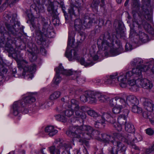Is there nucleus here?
Wrapping results in <instances>:
<instances>
[{"mask_svg": "<svg viewBox=\"0 0 154 154\" xmlns=\"http://www.w3.org/2000/svg\"><path fill=\"white\" fill-rule=\"evenodd\" d=\"M125 129L126 131L129 133H133L135 131L134 125L131 123H129L125 124Z\"/></svg>", "mask_w": 154, "mask_h": 154, "instance_id": "7c9ffc66", "label": "nucleus"}, {"mask_svg": "<svg viewBox=\"0 0 154 154\" xmlns=\"http://www.w3.org/2000/svg\"><path fill=\"white\" fill-rule=\"evenodd\" d=\"M137 38H138L139 40L137 42L140 43L141 42L142 43H145L148 41V37L146 34L142 32H139V33L137 35ZM137 42V41H136Z\"/></svg>", "mask_w": 154, "mask_h": 154, "instance_id": "412c9836", "label": "nucleus"}, {"mask_svg": "<svg viewBox=\"0 0 154 154\" xmlns=\"http://www.w3.org/2000/svg\"><path fill=\"white\" fill-rule=\"evenodd\" d=\"M31 58H30V60L32 61H33L35 60H36L37 59V56L35 54H31Z\"/></svg>", "mask_w": 154, "mask_h": 154, "instance_id": "8fccbe9b", "label": "nucleus"}, {"mask_svg": "<svg viewBox=\"0 0 154 154\" xmlns=\"http://www.w3.org/2000/svg\"><path fill=\"white\" fill-rule=\"evenodd\" d=\"M118 97H116L114 98L111 99L109 101V105L111 106H116L117 100Z\"/></svg>", "mask_w": 154, "mask_h": 154, "instance_id": "58836bf2", "label": "nucleus"}, {"mask_svg": "<svg viewBox=\"0 0 154 154\" xmlns=\"http://www.w3.org/2000/svg\"><path fill=\"white\" fill-rule=\"evenodd\" d=\"M2 34H3V36H2L1 38H0V43H1L2 42H3L5 40V35H7L6 33H5V32H3L1 33Z\"/></svg>", "mask_w": 154, "mask_h": 154, "instance_id": "3c124183", "label": "nucleus"}, {"mask_svg": "<svg viewBox=\"0 0 154 154\" xmlns=\"http://www.w3.org/2000/svg\"><path fill=\"white\" fill-rule=\"evenodd\" d=\"M83 21V20H82L80 19H77L75 20L74 26L76 30L79 31L84 29Z\"/></svg>", "mask_w": 154, "mask_h": 154, "instance_id": "393cba45", "label": "nucleus"}, {"mask_svg": "<svg viewBox=\"0 0 154 154\" xmlns=\"http://www.w3.org/2000/svg\"><path fill=\"white\" fill-rule=\"evenodd\" d=\"M142 112H143V111H142V108L138 106L137 112V113H141Z\"/></svg>", "mask_w": 154, "mask_h": 154, "instance_id": "13d9d810", "label": "nucleus"}, {"mask_svg": "<svg viewBox=\"0 0 154 154\" xmlns=\"http://www.w3.org/2000/svg\"><path fill=\"white\" fill-rule=\"evenodd\" d=\"M117 2L118 3H120L121 2L122 0H116Z\"/></svg>", "mask_w": 154, "mask_h": 154, "instance_id": "774afa93", "label": "nucleus"}, {"mask_svg": "<svg viewBox=\"0 0 154 154\" xmlns=\"http://www.w3.org/2000/svg\"><path fill=\"white\" fill-rule=\"evenodd\" d=\"M33 2L34 3L31 5V8H33L38 15H40L41 13L45 12L43 5L40 4L39 0H33Z\"/></svg>", "mask_w": 154, "mask_h": 154, "instance_id": "2eb2a0df", "label": "nucleus"}, {"mask_svg": "<svg viewBox=\"0 0 154 154\" xmlns=\"http://www.w3.org/2000/svg\"><path fill=\"white\" fill-rule=\"evenodd\" d=\"M127 101L130 102L131 103L135 104L138 103V101L137 98L133 95H129L127 97Z\"/></svg>", "mask_w": 154, "mask_h": 154, "instance_id": "72a5a7b5", "label": "nucleus"}, {"mask_svg": "<svg viewBox=\"0 0 154 154\" xmlns=\"http://www.w3.org/2000/svg\"><path fill=\"white\" fill-rule=\"evenodd\" d=\"M99 101L100 103H105L109 100V97L102 94L98 92L97 96Z\"/></svg>", "mask_w": 154, "mask_h": 154, "instance_id": "c756f323", "label": "nucleus"}, {"mask_svg": "<svg viewBox=\"0 0 154 154\" xmlns=\"http://www.w3.org/2000/svg\"><path fill=\"white\" fill-rule=\"evenodd\" d=\"M38 151L36 149H34L31 150L30 152L31 154H33L34 153L35 154H38Z\"/></svg>", "mask_w": 154, "mask_h": 154, "instance_id": "6e6d98bb", "label": "nucleus"}, {"mask_svg": "<svg viewBox=\"0 0 154 154\" xmlns=\"http://www.w3.org/2000/svg\"><path fill=\"white\" fill-rule=\"evenodd\" d=\"M122 109L116 105L112 109V112L114 114H117L119 113L122 111Z\"/></svg>", "mask_w": 154, "mask_h": 154, "instance_id": "e433bc0d", "label": "nucleus"}, {"mask_svg": "<svg viewBox=\"0 0 154 154\" xmlns=\"http://www.w3.org/2000/svg\"><path fill=\"white\" fill-rule=\"evenodd\" d=\"M138 106L136 105H134L132 108V111L134 113H137Z\"/></svg>", "mask_w": 154, "mask_h": 154, "instance_id": "864d4df0", "label": "nucleus"}, {"mask_svg": "<svg viewBox=\"0 0 154 154\" xmlns=\"http://www.w3.org/2000/svg\"><path fill=\"white\" fill-rule=\"evenodd\" d=\"M136 32L134 31V30L133 29H131L130 30V35H134L135 34Z\"/></svg>", "mask_w": 154, "mask_h": 154, "instance_id": "4d7b16f0", "label": "nucleus"}, {"mask_svg": "<svg viewBox=\"0 0 154 154\" xmlns=\"http://www.w3.org/2000/svg\"><path fill=\"white\" fill-rule=\"evenodd\" d=\"M23 104L21 103V101L14 102L11 109V113L15 116L19 115L22 112L21 106H23Z\"/></svg>", "mask_w": 154, "mask_h": 154, "instance_id": "4468645a", "label": "nucleus"}, {"mask_svg": "<svg viewBox=\"0 0 154 154\" xmlns=\"http://www.w3.org/2000/svg\"><path fill=\"white\" fill-rule=\"evenodd\" d=\"M74 151L76 152V153H74V154H78L79 151L77 149H75Z\"/></svg>", "mask_w": 154, "mask_h": 154, "instance_id": "69168bd1", "label": "nucleus"}, {"mask_svg": "<svg viewBox=\"0 0 154 154\" xmlns=\"http://www.w3.org/2000/svg\"><path fill=\"white\" fill-rule=\"evenodd\" d=\"M133 148H134L135 149H138V147L135 145L133 146Z\"/></svg>", "mask_w": 154, "mask_h": 154, "instance_id": "338daca9", "label": "nucleus"}, {"mask_svg": "<svg viewBox=\"0 0 154 154\" xmlns=\"http://www.w3.org/2000/svg\"><path fill=\"white\" fill-rule=\"evenodd\" d=\"M142 69L141 70L140 68H136L133 69L131 71H128L125 74L128 80L135 78L136 77H138L141 76L142 72H146L149 70V67L144 66H142Z\"/></svg>", "mask_w": 154, "mask_h": 154, "instance_id": "1a4fd4ad", "label": "nucleus"}, {"mask_svg": "<svg viewBox=\"0 0 154 154\" xmlns=\"http://www.w3.org/2000/svg\"><path fill=\"white\" fill-rule=\"evenodd\" d=\"M98 92L94 91H89L86 92V94L88 98V100L92 103H95L97 101V95Z\"/></svg>", "mask_w": 154, "mask_h": 154, "instance_id": "aec40b11", "label": "nucleus"}, {"mask_svg": "<svg viewBox=\"0 0 154 154\" xmlns=\"http://www.w3.org/2000/svg\"><path fill=\"white\" fill-rule=\"evenodd\" d=\"M70 148V146L69 145L66 144H62V146L60 147L61 154H70L69 152Z\"/></svg>", "mask_w": 154, "mask_h": 154, "instance_id": "cd10ccee", "label": "nucleus"}, {"mask_svg": "<svg viewBox=\"0 0 154 154\" xmlns=\"http://www.w3.org/2000/svg\"><path fill=\"white\" fill-rule=\"evenodd\" d=\"M45 131L47 133L50 137L54 135L57 133V131L55 129L53 126L50 125L46 127L45 128Z\"/></svg>", "mask_w": 154, "mask_h": 154, "instance_id": "b1692460", "label": "nucleus"}, {"mask_svg": "<svg viewBox=\"0 0 154 154\" xmlns=\"http://www.w3.org/2000/svg\"><path fill=\"white\" fill-rule=\"evenodd\" d=\"M110 37L109 35L107 33L100 37L97 42V45L99 49L106 50L113 46L114 39L113 36L111 38Z\"/></svg>", "mask_w": 154, "mask_h": 154, "instance_id": "39448f33", "label": "nucleus"}, {"mask_svg": "<svg viewBox=\"0 0 154 154\" xmlns=\"http://www.w3.org/2000/svg\"><path fill=\"white\" fill-rule=\"evenodd\" d=\"M81 91L80 90H78L76 87H72L69 89V93L72 94H77Z\"/></svg>", "mask_w": 154, "mask_h": 154, "instance_id": "4c0bfd02", "label": "nucleus"}, {"mask_svg": "<svg viewBox=\"0 0 154 154\" xmlns=\"http://www.w3.org/2000/svg\"><path fill=\"white\" fill-rule=\"evenodd\" d=\"M63 112L62 114H58L56 115L55 117L57 121L63 122H65L67 121V119L66 116L63 115Z\"/></svg>", "mask_w": 154, "mask_h": 154, "instance_id": "f704fd0d", "label": "nucleus"}, {"mask_svg": "<svg viewBox=\"0 0 154 154\" xmlns=\"http://www.w3.org/2000/svg\"><path fill=\"white\" fill-rule=\"evenodd\" d=\"M95 23V21L94 19H92L91 20L89 19H85L83 20V23L84 28H90L92 26V24Z\"/></svg>", "mask_w": 154, "mask_h": 154, "instance_id": "c85d7f7f", "label": "nucleus"}, {"mask_svg": "<svg viewBox=\"0 0 154 154\" xmlns=\"http://www.w3.org/2000/svg\"><path fill=\"white\" fill-rule=\"evenodd\" d=\"M74 32H69L68 45L66 51L65 56L69 61L74 60H78L81 64L85 66H91L95 63L94 61L98 59V52H95L97 48L95 46L91 47L88 51L87 56H86V61L83 58H80L78 51L76 49H71L75 42L74 39Z\"/></svg>", "mask_w": 154, "mask_h": 154, "instance_id": "f257e3e1", "label": "nucleus"}, {"mask_svg": "<svg viewBox=\"0 0 154 154\" xmlns=\"http://www.w3.org/2000/svg\"><path fill=\"white\" fill-rule=\"evenodd\" d=\"M128 2H129V0H127L126 1V2H125V6H127V5H128Z\"/></svg>", "mask_w": 154, "mask_h": 154, "instance_id": "0e129e2a", "label": "nucleus"}, {"mask_svg": "<svg viewBox=\"0 0 154 154\" xmlns=\"http://www.w3.org/2000/svg\"><path fill=\"white\" fill-rule=\"evenodd\" d=\"M133 24L134 26H135V24H136L137 25H138L139 29H140V27H141L139 25L138 23H137L134 22Z\"/></svg>", "mask_w": 154, "mask_h": 154, "instance_id": "680f3d73", "label": "nucleus"}, {"mask_svg": "<svg viewBox=\"0 0 154 154\" xmlns=\"http://www.w3.org/2000/svg\"><path fill=\"white\" fill-rule=\"evenodd\" d=\"M142 115L144 118L149 119L151 122L153 119V118L151 116L152 114L151 112H148L147 110L146 111H143L142 112Z\"/></svg>", "mask_w": 154, "mask_h": 154, "instance_id": "473e14b6", "label": "nucleus"}, {"mask_svg": "<svg viewBox=\"0 0 154 154\" xmlns=\"http://www.w3.org/2000/svg\"><path fill=\"white\" fill-rule=\"evenodd\" d=\"M145 24L143 25L145 29L149 32L152 29L151 25L147 23H145Z\"/></svg>", "mask_w": 154, "mask_h": 154, "instance_id": "79ce46f5", "label": "nucleus"}, {"mask_svg": "<svg viewBox=\"0 0 154 154\" xmlns=\"http://www.w3.org/2000/svg\"><path fill=\"white\" fill-rule=\"evenodd\" d=\"M72 131L68 130L66 132L69 137H72L73 140L76 139L77 141L84 142L85 139L89 140L91 137L93 129L90 126L83 125L71 128Z\"/></svg>", "mask_w": 154, "mask_h": 154, "instance_id": "f03ea898", "label": "nucleus"}, {"mask_svg": "<svg viewBox=\"0 0 154 154\" xmlns=\"http://www.w3.org/2000/svg\"><path fill=\"white\" fill-rule=\"evenodd\" d=\"M103 139L105 143H112L115 146L112 148L111 152L112 154H118V153L125 152L126 150V147L120 141L128 142V140L126 138L122 136L121 134L114 133L112 136L105 134Z\"/></svg>", "mask_w": 154, "mask_h": 154, "instance_id": "7ed1b4c3", "label": "nucleus"}, {"mask_svg": "<svg viewBox=\"0 0 154 154\" xmlns=\"http://www.w3.org/2000/svg\"><path fill=\"white\" fill-rule=\"evenodd\" d=\"M60 95L61 93L60 91H55L50 95V98L51 100H53L58 98Z\"/></svg>", "mask_w": 154, "mask_h": 154, "instance_id": "c9c22d12", "label": "nucleus"}, {"mask_svg": "<svg viewBox=\"0 0 154 154\" xmlns=\"http://www.w3.org/2000/svg\"><path fill=\"white\" fill-rule=\"evenodd\" d=\"M93 81L94 83L98 85H100L103 83H104V81L103 80V78L101 79L96 78L94 79L93 80Z\"/></svg>", "mask_w": 154, "mask_h": 154, "instance_id": "ea45409f", "label": "nucleus"}, {"mask_svg": "<svg viewBox=\"0 0 154 154\" xmlns=\"http://www.w3.org/2000/svg\"><path fill=\"white\" fill-rule=\"evenodd\" d=\"M45 149V148H43L41 149V152L43 154H46V152H45L44 150Z\"/></svg>", "mask_w": 154, "mask_h": 154, "instance_id": "e2e57ef3", "label": "nucleus"}, {"mask_svg": "<svg viewBox=\"0 0 154 154\" xmlns=\"http://www.w3.org/2000/svg\"><path fill=\"white\" fill-rule=\"evenodd\" d=\"M115 116L111 112L104 113L103 115V117L98 116V119H99L100 118L102 119L97 120L95 124V126L97 128H99V126L104 124L105 121L111 123L113 125L116 122L115 119Z\"/></svg>", "mask_w": 154, "mask_h": 154, "instance_id": "6e6552de", "label": "nucleus"}, {"mask_svg": "<svg viewBox=\"0 0 154 154\" xmlns=\"http://www.w3.org/2000/svg\"><path fill=\"white\" fill-rule=\"evenodd\" d=\"M126 113L124 114H122L120 115L118 119V122L119 124L118 125L117 124L115 123L113 124L114 126L116 128V130L119 131H121L122 129V125L126 123V119L128 115L129 111L128 109L126 110Z\"/></svg>", "mask_w": 154, "mask_h": 154, "instance_id": "f8f14e48", "label": "nucleus"}, {"mask_svg": "<svg viewBox=\"0 0 154 154\" xmlns=\"http://www.w3.org/2000/svg\"><path fill=\"white\" fill-rule=\"evenodd\" d=\"M143 63V61L140 58H136L134 59L131 62V64L132 66H137V67L136 68H140V69L141 70L143 67L142 68V66H144L149 67L148 66L144 65H141L140 64Z\"/></svg>", "mask_w": 154, "mask_h": 154, "instance_id": "4be33fe9", "label": "nucleus"}, {"mask_svg": "<svg viewBox=\"0 0 154 154\" xmlns=\"http://www.w3.org/2000/svg\"><path fill=\"white\" fill-rule=\"evenodd\" d=\"M88 114L93 117H96L98 116V115L97 113L93 110H89L88 109L87 112Z\"/></svg>", "mask_w": 154, "mask_h": 154, "instance_id": "a19ab883", "label": "nucleus"}, {"mask_svg": "<svg viewBox=\"0 0 154 154\" xmlns=\"http://www.w3.org/2000/svg\"><path fill=\"white\" fill-rule=\"evenodd\" d=\"M125 48V49L127 51H130L132 49V45L129 43H126Z\"/></svg>", "mask_w": 154, "mask_h": 154, "instance_id": "49530a36", "label": "nucleus"}, {"mask_svg": "<svg viewBox=\"0 0 154 154\" xmlns=\"http://www.w3.org/2000/svg\"><path fill=\"white\" fill-rule=\"evenodd\" d=\"M55 69L56 72V74L52 82L54 85H57L61 82L62 80L61 77L59 76V74L60 73L63 75H69V72L70 71L64 69L61 64H60L58 67ZM69 75L70 74H69Z\"/></svg>", "mask_w": 154, "mask_h": 154, "instance_id": "9d476101", "label": "nucleus"}, {"mask_svg": "<svg viewBox=\"0 0 154 154\" xmlns=\"http://www.w3.org/2000/svg\"><path fill=\"white\" fill-rule=\"evenodd\" d=\"M68 12L71 16L74 15L73 9L72 7H70L68 9Z\"/></svg>", "mask_w": 154, "mask_h": 154, "instance_id": "603ef678", "label": "nucleus"}, {"mask_svg": "<svg viewBox=\"0 0 154 154\" xmlns=\"http://www.w3.org/2000/svg\"><path fill=\"white\" fill-rule=\"evenodd\" d=\"M116 51H119V52L116 53L115 54V55H118L121 53L123 51V48H122V47L121 46H120L119 48L116 49Z\"/></svg>", "mask_w": 154, "mask_h": 154, "instance_id": "de8ad7c7", "label": "nucleus"}, {"mask_svg": "<svg viewBox=\"0 0 154 154\" xmlns=\"http://www.w3.org/2000/svg\"><path fill=\"white\" fill-rule=\"evenodd\" d=\"M70 103V108L74 109L77 117L82 119L85 118L84 112H87L89 108L86 106H82L80 107L79 105V102L74 99H72Z\"/></svg>", "mask_w": 154, "mask_h": 154, "instance_id": "423d86ee", "label": "nucleus"}, {"mask_svg": "<svg viewBox=\"0 0 154 154\" xmlns=\"http://www.w3.org/2000/svg\"><path fill=\"white\" fill-rule=\"evenodd\" d=\"M141 76L138 77L137 82L138 83L139 88L141 87L144 89H151L153 87V84L151 82L146 79L141 78Z\"/></svg>", "mask_w": 154, "mask_h": 154, "instance_id": "ddd939ff", "label": "nucleus"}, {"mask_svg": "<svg viewBox=\"0 0 154 154\" xmlns=\"http://www.w3.org/2000/svg\"><path fill=\"white\" fill-rule=\"evenodd\" d=\"M144 108L148 111L151 112L153 110L154 104L150 100H146L143 103Z\"/></svg>", "mask_w": 154, "mask_h": 154, "instance_id": "5701e85b", "label": "nucleus"}, {"mask_svg": "<svg viewBox=\"0 0 154 154\" xmlns=\"http://www.w3.org/2000/svg\"><path fill=\"white\" fill-rule=\"evenodd\" d=\"M27 16L30 19H32L33 18V14H27Z\"/></svg>", "mask_w": 154, "mask_h": 154, "instance_id": "052dcab7", "label": "nucleus"}, {"mask_svg": "<svg viewBox=\"0 0 154 154\" xmlns=\"http://www.w3.org/2000/svg\"><path fill=\"white\" fill-rule=\"evenodd\" d=\"M40 52L42 54L45 55L46 53V51L45 49L44 48H42L40 49Z\"/></svg>", "mask_w": 154, "mask_h": 154, "instance_id": "5fc2aeb1", "label": "nucleus"}, {"mask_svg": "<svg viewBox=\"0 0 154 154\" xmlns=\"http://www.w3.org/2000/svg\"><path fill=\"white\" fill-rule=\"evenodd\" d=\"M35 101V99L33 96L32 95L30 94L28 96H26L21 103H24L23 106H21L22 112L23 114L30 113L31 110L29 109L28 108H30L32 106V103ZM30 115L31 114H30Z\"/></svg>", "mask_w": 154, "mask_h": 154, "instance_id": "0eeeda50", "label": "nucleus"}, {"mask_svg": "<svg viewBox=\"0 0 154 154\" xmlns=\"http://www.w3.org/2000/svg\"><path fill=\"white\" fill-rule=\"evenodd\" d=\"M128 84L129 88L132 91H137L139 89L138 83L137 79H135L134 78L129 79L128 81Z\"/></svg>", "mask_w": 154, "mask_h": 154, "instance_id": "6ab92c4d", "label": "nucleus"}, {"mask_svg": "<svg viewBox=\"0 0 154 154\" xmlns=\"http://www.w3.org/2000/svg\"><path fill=\"white\" fill-rule=\"evenodd\" d=\"M117 74L107 76L103 78L104 83L105 84L116 85L117 82L115 81L116 78H117Z\"/></svg>", "mask_w": 154, "mask_h": 154, "instance_id": "f3484780", "label": "nucleus"}, {"mask_svg": "<svg viewBox=\"0 0 154 154\" xmlns=\"http://www.w3.org/2000/svg\"><path fill=\"white\" fill-rule=\"evenodd\" d=\"M85 94V95H82L80 97L81 100L83 102H86L88 100V98L86 94Z\"/></svg>", "mask_w": 154, "mask_h": 154, "instance_id": "a18cd8bd", "label": "nucleus"}, {"mask_svg": "<svg viewBox=\"0 0 154 154\" xmlns=\"http://www.w3.org/2000/svg\"><path fill=\"white\" fill-rule=\"evenodd\" d=\"M65 105H67L68 108L70 109L66 110L63 112V114L65 115L66 117V116L68 117H70L73 115L74 112H75L74 111L73 109H72L70 108L71 104L70 105H68L67 103H66L65 104Z\"/></svg>", "mask_w": 154, "mask_h": 154, "instance_id": "2f4dec72", "label": "nucleus"}, {"mask_svg": "<svg viewBox=\"0 0 154 154\" xmlns=\"http://www.w3.org/2000/svg\"><path fill=\"white\" fill-rule=\"evenodd\" d=\"M18 67L20 70H23V75L29 80H31L33 77V73L36 71V66L32 65L29 66L25 60H20L16 59Z\"/></svg>", "mask_w": 154, "mask_h": 154, "instance_id": "20e7f679", "label": "nucleus"}, {"mask_svg": "<svg viewBox=\"0 0 154 154\" xmlns=\"http://www.w3.org/2000/svg\"><path fill=\"white\" fill-rule=\"evenodd\" d=\"M48 24L46 23L44 25L41 31H40V29L38 27V30L36 31V39L42 42L43 40L42 36L43 35L49 37H50L49 35L50 32L48 30Z\"/></svg>", "mask_w": 154, "mask_h": 154, "instance_id": "9b49d317", "label": "nucleus"}, {"mask_svg": "<svg viewBox=\"0 0 154 154\" xmlns=\"http://www.w3.org/2000/svg\"><path fill=\"white\" fill-rule=\"evenodd\" d=\"M62 144H59V146L56 147L54 146H52L48 147V150L50 154H60L61 150L60 147L62 146Z\"/></svg>", "mask_w": 154, "mask_h": 154, "instance_id": "a878e982", "label": "nucleus"}, {"mask_svg": "<svg viewBox=\"0 0 154 154\" xmlns=\"http://www.w3.org/2000/svg\"><path fill=\"white\" fill-rule=\"evenodd\" d=\"M154 146H152V149H147L146 150V152H150L152 151H154Z\"/></svg>", "mask_w": 154, "mask_h": 154, "instance_id": "bf43d9fd", "label": "nucleus"}, {"mask_svg": "<svg viewBox=\"0 0 154 154\" xmlns=\"http://www.w3.org/2000/svg\"><path fill=\"white\" fill-rule=\"evenodd\" d=\"M146 133L149 135H152L154 132V131L151 128H148L146 130Z\"/></svg>", "mask_w": 154, "mask_h": 154, "instance_id": "c03bdc74", "label": "nucleus"}, {"mask_svg": "<svg viewBox=\"0 0 154 154\" xmlns=\"http://www.w3.org/2000/svg\"><path fill=\"white\" fill-rule=\"evenodd\" d=\"M69 71H70L69 72V74H70V75L69 74V75H72V79H76L78 83L82 84L85 82V78L82 77H79V74L76 71H73L71 70H69Z\"/></svg>", "mask_w": 154, "mask_h": 154, "instance_id": "dca6fc26", "label": "nucleus"}, {"mask_svg": "<svg viewBox=\"0 0 154 154\" xmlns=\"http://www.w3.org/2000/svg\"><path fill=\"white\" fill-rule=\"evenodd\" d=\"M142 139V137L140 135H138L137 137H136L135 139L134 140V141L137 142L138 141H141Z\"/></svg>", "mask_w": 154, "mask_h": 154, "instance_id": "09e8293b", "label": "nucleus"}, {"mask_svg": "<svg viewBox=\"0 0 154 154\" xmlns=\"http://www.w3.org/2000/svg\"><path fill=\"white\" fill-rule=\"evenodd\" d=\"M117 78H116L115 81L117 82V84L118 83V82H119V85L120 86L123 88H125L127 86V84L126 82V80L127 79H128L127 78L125 74H121L118 77L117 76Z\"/></svg>", "mask_w": 154, "mask_h": 154, "instance_id": "a211bd4d", "label": "nucleus"}, {"mask_svg": "<svg viewBox=\"0 0 154 154\" xmlns=\"http://www.w3.org/2000/svg\"><path fill=\"white\" fill-rule=\"evenodd\" d=\"M48 11L51 14H53L54 11V6L52 4L49 5L48 8Z\"/></svg>", "mask_w": 154, "mask_h": 154, "instance_id": "37998d69", "label": "nucleus"}, {"mask_svg": "<svg viewBox=\"0 0 154 154\" xmlns=\"http://www.w3.org/2000/svg\"><path fill=\"white\" fill-rule=\"evenodd\" d=\"M116 105L123 109L128 106V104L124 99L118 97Z\"/></svg>", "mask_w": 154, "mask_h": 154, "instance_id": "bb28decb", "label": "nucleus"}]
</instances>
